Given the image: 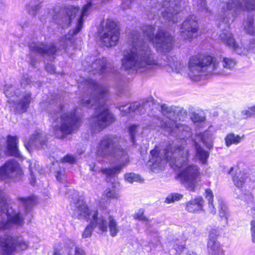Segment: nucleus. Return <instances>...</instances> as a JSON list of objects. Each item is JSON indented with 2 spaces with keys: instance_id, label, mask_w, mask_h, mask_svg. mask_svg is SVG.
Listing matches in <instances>:
<instances>
[{
  "instance_id": "1",
  "label": "nucleus",
  "mask_w": 255,
  "mask_h": 255,
  "mask_svg": "<svg viewBox=\"0 0 255 255\" xmlns=\"http://www.w3.org/2000/svg\"><path fill=\"white\" fill-rule=\"evenodd\" d=\"M189 150L182 145H171L163 150L162 155L158 148H155L150 151L149 166L153 171L157 168H162L168 161L172 165L178 168L186 166L178 174L182 184L188 190L194 191L200 175L199 168L194 165H187L189 156Z\"/></svg>"
},
{
  "instance_id": "2",
  "label": "nucleus",
  "mask_w": 255,
  "mask_h": 255,
  "mask_svg": "<svg viewBox=\"0 0 255 255\" xmlns=\"http://www.w3.org/2000/svg\"><path fill=\"white\" fill-rule=\"evenodd\" d=\"M86 85L89 91L83 96L81 105L87 108L96 107V115L91 118L90 122L91 126L100 131L114 121L113 115L105 104L108 90L92 79H89Z\"/></svg>"
},
{
  "instance_id": "3",
  "label": "nucleus",
  "mask_w": 255,
  "mask_h": 255,
  "mask_svg": "<svg viewBox=\"0 0 255 255\" xmlns=\"http://www.w3.org/2000/svg\"><path fill=\"white\" fill-rule=\"evenodd\" d=\"M124 141L120 136L114 135L104 136L100 141L97 154L103 157H111L120 162L117 166L103 170L107 176H113L120 172L129 162V156Z\"/></svg>"
},
{
  "instance_id": "4",
  "label": "nucleus",
  "mask_w": 255,
  "mask_h": 255,
  "mask_svg": "<svg viewBox=\"0 0 255 255\" xmlns=\"http://www.w3.org/2000/svg\"><path fill=\"white\" fill-rule=\"evenodd\" d=\"M236 65H164V68L169 73L175 72L187 75L194 82L205 78L209 74L227 75L237 69Z\"/></svg>"
},
{
  "instance_id": "5",
  "label": "nucleus",
  "mask_w": 255,
  "mask_h": 255,
  "mask_svg": "<svg viewBox=\"0 0 255 255\" xmlns=\"http://www.w3.org/2000/svg\"><path fill=\"white\" fill-rule=\"evenodd\" d=\"M161 111L166 116L164 119L159 118L154 119L155 123L161 128L167 131L169 134L184 138L190 135V128L187 125L178 123V121L183 120L187 116V112L180 107L161 106Z\"/></svg>"
},
{
  "instance_id": "6",
  "label": "nucleus",
  "mask_w": 255,
  "mask_h": 255,
  "mask_svg": "<svg viewBox=\"0 0 255 255\" xmlns=\"http://www.w3.org/2000/svg\"><path fill=\"white\" fill-rule=\"evenodd\" d=\"M136 31H132L128 36V42L132 48L126 52L122 59V64H157L148 45L142 39Z\"/></svg>"
},
{
  "instance_id": "7",
  "label": "nucleus",
  "mask_w": 255,
  "mask_h": 255,
  "mask_svg": "<svg viewBox=\"0 0 255 255\" xmlns=\"http://www.w3.org/2000/svg\"><path fill=\"white\" fill-rule=\"evenodd\" d=\"M64 107L65 105L62 104L58 108V111L54 110L49 113L50 116L53 120L52 124L53 134L56 137L61 139L73 132L80 124V119L77 116L76 111L63 113L58 118L59 112H63Z\"/></svg>"
},
{
  "instance_id": "8",
  "label": "nucleus",
  "mask_w": 255,
  "mask_h": 255,
  "mask_svg": "<svg viewBox=\"0 0 255 255\" xmlns=\"http://www.w3.org/2000/svg\"><path fill=\"white\" fill-rule=\"evenodd\" d=\"M4 193L0 189V230L9 229L14 226H21L24 219L20 213L7 208Z\"/></svg>"
},
{
  "instance_id": "9",
  "label": "nucleus",
  "mask_w": 255,
  "mask_h": 255,
  "mask_svg": "<svg viewBox=\"0 0 255 255\" xmlns=\"http://www.w3.org/2000/svg\"><path fill=\"white\" fill-rule=\"evenodd\" d=\"M65 194L70 200L72 217L75 219L88 220L91 219L93 211L89 210L77 191L71 188L65 187Z\"/></svg>"
},
{
  "instance_id": "10",
  "label": "nucleus",
  "mask_w": 255,
  "mask_h": 255,
  "mask_svg": "<svg viewBox=\"0 0 255 255\" xmlns=\"http://www.w3.org/2000/svg\"><path fill=\"white\" fill-rule=\"evenodd\" d=\"M28 246V243L20 237L4 235L0 237V255H11L17 247L24 250Z\"/></svg>"
},
{
  "instance_id": "11",
  "label": "nucleus",
  "mask_w": 255,
  "mask_h": 255,
  "mask_svg": "<svg viewBox=\"0 0 255 255\" xmlns=\"http://www.w3.org/2000/svg\"><path fill=\"white\" fill-rule=\"evenodd\" d=\"M100 39L105 46L110 47L117 45L120 35L117 24L111 19H107L102 30L99 31Z\"/></svg>"
},
{
  "instance_id": "12",
  "label": "nucleus",
  "mask_w": 255,
  "mask_h": 255,
  "mask_svg": "<svg viewBox=\"0 0 255 255\" xmlns=\"http://www.w3.org/2000/svg\"><path fill=\"white\" fill-rule=\"evenodd\" d=\"M174 43L173 37L167 32L159 30L152 39V43L159 53H166L172 48Z\"/></svg>"
},
{
  "instance_id": "13",
  "label": "nucleus",
  "mask_w": 255,
  "mask_h": 255,
  "mask_svg": "<svg viewBox=\"0 0 255 255\" xmlns=\"http://www.w3.org/2000/svg\"><path fill=\"white\" fill-rule=\"evenodd\" d=\"M91 6V3L89 2L86 5H84L83 8L82 12L79 19L78 25L75 29L69 31V33L65 35L64 36L60 38L61 45L63 48H66V46L68 45L69 43H71L72 37L79 33L82 28L83 25V17L88 15L87 11Z\"/></svg>"
},
{
  "instance_id": "14",
  "label": "nucleus",
  "mask_w": 255,
  "mask_h": 255,
  "mask_svg": "<svg viewBox=\"0 0 255 255\" xmlns=\"http://www.w3.org/2000/svg\"><path fill=\"white\" fill-rule=\"evenodd\" d=\"M198 25L195 16L188 17L182 24L181 35L184 39H190L198 31Z\"/></svg>"
},
{
  "instance_id": "15",
  "label": "nucleus",
  "mask_w": 255,
  "mask_h": 255,
  "mask_svg": "<svg viewBox=\"0 0 255 255\" xmlns=\"http://www.w3.org/2000/svg\"><path fill=\"white\" fill-rule=\"evenodd\" d=\"M21 172L18 162L14 159L9 160L0 168V180L13 178Z\"/></svg>"
},
{
  "instance_id": "16",
  "label": "nucleus",
  "mask_w": 255,
  "mask_h": 255,
  "mask_svg": "<svg viewBox=\"0 0 255 255\" xmlns=\"http://www.w3.org/2000/svg\"><path fill=\"white\" fill-rule=\"evenodd\" d=\"M29 48L31 51L38 53L43 56H52L58 50V49L53 43L44 44L43 43H32L30 44Z\"/></svg>"
},
{
  "instance_id": "17",
  "label": "nucleus",
  "mask_w": 255,
  "mask_h": 255,
  "mask_svg": "<svg viewBox=\"0 0 255 255\" xmlns=\"http://www.w3.org/2000/svg\"><path fill=\"white\" fill-rule=\"evenodd\" d=\"M219 37L222 41L232 48L237 54L240 55L247 54L248 50L245 47L240 46L237 43L233 34L230 32L228 31H223L220 34Z\"/></svg>"
},
{
  "instance_id": "18",
  "label": "nucleus",
  "mask_w": 255,
  "mask_h": 255,
  "mask_svg": "<svg viewBox=\"0 0 255 255\" xmlns=\"http://www.w3.org/2000/svg\"><path fill=\"white\" fill-rule=\"evenodd\" d=\"M159 65H122L121 70H125L128 73L133 74L137 72L152 73L156 69V66Z\"/></svg>"
},
{
  "instance_id": "19",
  "label": "nucleus",
  "mask_w": 255,
  "mask_h": 255,
  "mask_svg": "<svg viewBox=\"0 0 255 255\" xmlns=\"http://www.w3.org/2000/svg\"><path fill=\"white\" fill-rule=\"evenodd\" d=\"M47 140V137L45 133L39 132L32 135L29 138L28 142L24 143L26 148L30 151L33 147H42Z\"/></svg>"
},
{
  "instance_id": "20",
  "label": "nucleus",
  "mask_w": 255,
  "mask_h": 255,
  "mask_svg": "<svg viewBox=\"0 0 255 255\" xmlns=\"http://www.w3.org/2000/svg\"><path fill=\"white\" fill-rule=\"evenodd\" d=\"M92 221L91 222L94 228L97 229V232L99 234L108 231V223L107 219L105 217L100 216L98 217L97 210L93 211L91 217Z\"/></svg>"
},
{
  "instance_id": "21",
  "label": "nucleus",
  "mask_w": 255,
  "mask_h": 255,
  "mask_svg": "<svg viewBox=\"0 0 255 255\" xmlns=\"http://www.w3.org/2000/svg\"><path fill=\"white\" fill-rule=\"evenodd\" d=\"M220 62L211 56L199 53L192 56L189 59L188 64H215Z\"/></svg>"
},
{
  "instance_id": "22",
  "label": "nucleus",
  "mask_w": 255,
  "mask_h": 255,
  "mask_svg": "<svg viewBox=\"0 0 255 255\" xmlns=\"http://www.w3.org/2000/svg\"><path fill=\"white\" fill-rule=\"evenodd\" d=\"M204 200L201 196H197L186 203V209L190 213L203 211Z\"/></svg>"
},
{
  "instance_id": "23",
  "label": "nucleus",
  "mask_w": 255,
  "mask_h": 255,
  "mask_svg": "<svg viewBox=\"0 0 255 255\" xmlns=\"http://www.w3.org/2000/svg\"><path fill=\"white\" fill-rule=\"evenodd\" d=\"M169 6L167 7L162 12L163 17L165 19L168 21H172L173 22H176L178 21L176 18V15L178 12L177 9H175L173 5H175L176 4H174L173 2H169Z\"/></svg>"
},
{
  "instance_id": "24",
  "label": "nucleus",
  "mask_w": 255,
  "mask_h": 255,
  "mask_svg": "<svg viewBox=\"0 0 255 255\" xmlns=\"http://www.w3.org/2000/svg\"><path fill=\"white\" fill-rule=\"evenodd\" d=\"M31 94L30 92H26L23 96L20 102L15 103L16 110L19 113H24L29 107L31 101Z\"/></svg>"
},
{
  "instance_id": "25",
  "label": "nucleus",
  "mask_w": 255,
  "mask_h": 255,
  "mask_svg": "<svg viewBox=\"0 0 255 255\" xmlns=\"http://www.w3.org/2000/svg\"><path fill=\"white\" fill-rule=\"evenodd\" d=\"M6 142L7 149L10 154L15 157L20 156V153L17 146L18 143V137L16 136L8 135Z\"/></svg>"
},
{
  "instance_id": "26",
  "label": "nucleus",
  "mask_w": 255,
  "mask_h": 255,
  "mask_svg": "<svg viewBox=\"0 0 255 255\" xmlns=\"http://www.w3.org/2000/svg\"><path fill=\"white\" fill-rule=\"evenodd\" d=\"M147 103H143L141 105L139 102H135L131 104L127 108L126 105H122L119 107V110L122 113L123 116H125L128 113L135 112L140 109V111H142V109L143 106H145Z\"/></svg>"
},
{
  "instance_id": "27",
  "label": "nucleus",
  "mask_w": 255,
  "mask_h": 255,
  "mask_svg": "<svg viewBox=\"0 0 255 255\" xmlns=\"http://www.w3.org/2000/svg\"><path fill=\"white\" fill-rule=\"evenodd\" d=\"M244 29L250 34H255V17L249 14L244 23Z\"/></svg>"
},
{
  "instance_id": "28",
  "label": "nucleus",
  "mask_w": 255,
  "mask_h": 255,
  "mask_svg": "<svg viewBox=\"0 0 255 255\" xmlns=\"http://www.w3.org/2000/svg\"><path fill=\"white\" fill-rule=\"evenodd\" d=\"M209 255H224L223 251L220 247L219 243L216 241H208L207 245Z\"/></svg>"
},
{
  "instance_id": "29",
  "label": "nucleus",
  "mask_w": 255,
  "mask_h": 255,
  "mask_svg": "<svg viewBox=\"0 0 255 255\" xmlns=\"http://www.w3.org/2000/svg\"><path fill=\"white\" fill-rule=\"evenodd\" d=\"M247 177V174L241 171H236L235 174L233 176L234 185L239 188H242Z\"/></svg>"
},
{
  "instance_id": "30",
  "label": "nucleus",
  "mask_w": 255,
  "mask_h": 255,
  "mask_svg": "<svg viewBox=\"0 0 255 255\" xmlns=\"http://www.w3.org/2000/svg\"><path fill=\"white\" fill-rule=\"evenodd\" d=\"M108 227L109 228L110 235L113 237H116L120 231L117 222L112 216L108 217Z\"/></svg>"
},
{
  "instance_id": "31",
  "label": "nucleus",
  "mask_w": 255,
  "mask_h": 255,
  "mask_svg": "<svg viewBox=\"0 0 255 255\" xmlns=\"http://www.w3.org/2000/svg\"><path fill=\"white\" fill-rule=\"evenodd\" d=\"M205 196V198L208 201L210 213L213 215H215L216 213V211L213 203L214 195L212 191L210 189H206Z\"/></svg>"
},
{
  "instance_id": "32",
  "label": "nucleus",
  "mask_w": 255,
  "mask_h": 255,
  "mask_svg": "<svg viewBox=\"0 0 255 255\" xmlns=\"http://www.w3.org/2000/svg\"><path fill=\"white\" fill-rule=\"evenodd\" d=\"M196 153V157L201 163H205L209 156V153L204 150L198 143L195 144Z\"/></svg>"
},
{
  "instance_id": "33",
  "label": "nucleus",
  "mask_w": 255,
  "mask_h": 255,
  "mask_svg": "<svg viewBox=\"0 0 255 255\" xmlns=\"http://www.w3.org/2000/svg\"><path fill=\"white\" fill-rule=\"evenodd\" d=\"M244 135L240 136L239 135H236L233 133L228 134L225 137L226 146L229 147L232 144H237L239 143L244 138Z\"/></svg>"
},
{
  "instance_id": "34",
  "label": "nucleus",
  "mask_w": 255,
  "mask_h": 255,
  "mask_svg": "<svg viewBox=\"0 0 255 255\" xmlns=\"http://www.w3.org/2000/svg\"><path fill=\"white\" fill-rule=\"evenodd\" d=\"M78 12V8L76 7L71 6L67 8L66 10L67 15L64 18V19H62L64 23V25H69L70 24L71 20L75 15L77 12Z\"/></svg>"
},
{
  "instance_id": "35",
  "label": "nucleus",
  "mask_w": 255,
  "mask_h": 255,
  "mask_svg": "<svg viewBox=\"0 0 255 255\" xmlns=\"http://www.w3.org/2000/svg\"><path fill=\"white\" fill-rule=\"evenodd\" d=\"M4 93L7 97L12 98L15 95L16 97H19L20 92L18 90H15V87L11 85L6 84L4 87Z\"/></svg>"
},
{
  "instance_id": "36",
  "label": "nucleus",
  "mask_w": 255,
  "mask_h": 255,
  "mask_svg": "<svg viewBox=\"0 0 255 255\" xmlns=\"http://www.w3.org/2000/svg\"><path fill=\"white\" fill-rule=\"evenodd\" d=\"M155 27L152 25H146L142 27V30L144 36L152 43V39L154 38L153 34L155 31Z\"/></svg>"
},
{
  "instance_id": "37",
  "label": "nucleus",
  "mask_w": 255,
  "mask_h": 255,
  "mask_svg": "<svg viewBox=\"0 0 255 255\" xmlns=\"http://www.w3.org/2000/svg\"><path fill=\"white\" fill-rule=\"evenodd\" d=\"M18 199L23 204L26 211L29 210L36 203V198L34 197H20Z\"/></svg>"
},
{
  "instance_id": "38",
  "label": "nucleus",
  "mask_w": 255,
  "mask_h": 255,
  "mask_svg": "<svg viewBox=\"0 0 255 255\" xmlns=\"http://www.w3.org/2000/svg\"><path fill=\"white\" fill-rule=\"evenodd\" d=\"M40 167L39 165L36 163H34V165L32 166L31 164L29 166V171H30V183L31 185H34L36 182V179L35 174L36 172H39Z\"/></svg>"
},
{
  "instance_id": "39",
  "label": "nucleus",
  "mask_w": 255,
  "mask_h": 255,
  "mask_svg": "<svg viewBox=\"0 0 255 255\" xmlns=\"http://www.w3.org/2000/svg\"><path fill=\"white\" fill-rule=\"evenodd\" d=\"M35 0H31L27 6V9L30 14L35 16L36 15L37 11L40 8V5L39 2L35 1Z\"/></svg>"
},
{
  "instance_id": "40",
  "label": "nucleus",
  "mask_w": 255,
  "mask_h": 255,
  "mask_svg": "<svg viewBox=\"0 0 255 255\" xmlns=\"http://www.w3.org/2000/svg\"><path fill=\"white\" fill-rule=\"evenodd\" d=\"M169 246L174 248L175 254L181 253L185 248L184 243L179 240H176L175 241L170 242Z\"/></svg>"
},
{
  "instance_id": "41",
  "label": "nucleus",
  "mask_w": 255,
  "mask_h": 255,
  "mask_svg": "<svg viewBox=\"0 0 255 255\" xmlns=\"http://www.w3.org/2000/svg\"><path fill=\"white\" fill-rule=\"evenodd\" d=\"M104 196L107 197L109 199H117L119 197L118 191L115 186H112L107 188L104 192Z\"/></svg>"
},
{
  "instance_id": "42",
  "label": "nucleus",
  "mask_w": 255,
  "mask_h": 255,
  "mask_svg": "<svg viewBox=\"0 0 255 255\" xmlns=\"http://www.w3.org/2000/svg\"><path fill=\"white\" fill-rule=\"evenodd\" d=\"M125 178L126 181L129 183H133L134 182H142L143 181L138 175L133 173L126 174Z\"/></svg>"
},
{
  "instance_id": "43",
  "label": "nucleus",
  "mask_w": 255,
  "mask_h": 255,
  "mask_svg": "<svg viewBox=\"0 0 255 255\" xmlns=\"http://www.w3.org/2000/svg\"><path fill=\"white\" fill-rule=\"evenodd\" d=\"M183 198V195L179 193H171L166 198L165 202L167 203H172L175 201L180 200Z\"/></svg>"
},
{
  "instance_id": "44",
  "label": "nucleus",
  "mask_w": 255,
  "mask_h": 255,
  "mask_svg": "<svg viewBox=\"0 0 255 255\" xmlns=\"http://www.w3.org/2000/svg\"><path fill=\"white\" fill-rule=\"evenodd\" d=\"M219 207V216L221 218H225L226 221H227V214H228V209L226 205L224 204L223 201H221L220 203Z\"/></svg>"
},
{
  "instance_id": "45",
  "label": "nucleus",
  "mask_w": 255,
  "mask_h": 255,
  "mask_svg": "<svg viewBox=\"0 0 255 255\" xmlns=\"http://www.w3.org/2000/svg\"><path fill=\"white\" fill-rule=\"evenodd\" d=\"M108 59L105 57L102 58L95 59L94 57H87L86 59V62L87 63L91 64H106L108 62Z\"/></svg>"
},
{
  "instance_id": "46",
  "label": "nucleus",
  "mask_w": 255,
  "mask_h": 255,
  "mask_svg": "<svg viewBox=\"0 0 255 255\" xmlns=\"http://www.w3.org/2000/svg\"><path fill=\"white\" fill-rule=\"evenodd\" d=\"M241 115L243 118H247L255 116V106L249 108L247 110H243L241 112Z\"/></svg>"
},
{
  "instance_id": "47",
  "label": "nucleus",
  "mask_w": 255,
  "mask_h": 255,
  "mask_svg": "<svg viewBox=\"0 0 255 255\" xmlns=\"http://www.w3.org/2000/svg\"><path fill=\"white\" fill-rule=\"evenodd\" d=\"M241 5L239 3V1L238 0H235L234 1H233V3H231L230 2H227L226 3V7H224L225 9V11H231L233 8H237V7H240Z\"/></svg>"
},
{
  "instance_id": "48",
  "label": "nucleus",
  "mask_w": 255,
  "mask_h": 255,
  "mask_svg": "<svg viewBox=\"0 0 255 255\" xmlns=\"http://www.w3.org/2000/svg\"><path fill=\"white\" fill-rule=\"evenodd\" d=\"M138 127L136 125L131 126L128 129V132L130 135L131 141L133 144H135L134 136L137 130Z\"/></svg>"
},
{
  "instance_id": "49",
  "label": "nucleus",
  "mask_w": 255,
  "mask_h": 255,
  "mask_svg": "<svg viewBox=\"0 0 255 255\" xmlns=\"http://www.w3.org/2000/svg\"><path fill=\"white\" fill-rule=\"evenodd\" d=\"M191 119L194 123H202L205 120V117L199 114L194 113L191 116Z\"/></svg>"
},
{
  "instance_id": "50",
  "label": "nucleus",
  "mask_w": 255,
  "mask_h": 255,
  "mask_svg": "<svg viewBox=\"0 0 255 255\" xmlns=\"http://www.w3.org/2000/svg\"><path fill=\"white\" fill-rule=\"evenodd\" d=\"M93 229L94 227L92 226V225L91 223L85 229L84 232L82 234V237L84 238L90 237L91 236Z\"/></svg>"
},
{
  "instance_id": "51",
  "label": "nucleus",
  "mask_w": 255,
  "mask_h": 255,
  "mask_svg": "<svg viewBox=\"0 0 255 255\" xmlns=\"http://www.w3.org/2000/svg\"><path fill=\"white\" fill-rule=\"evenodd\" d=\"M245 2V9H255V0H244Z\"/></svg>"
},
{
  "instance_id": "52",
  "label": "nucleus",
  "mask_w": 255,
  "mask_h": 255,
  "mask_svg": "<svg viewBox=\"0 0 255 255\" xmlns=\"http://www.w3.org/2000/svg\"><path fill=\"white\" fill-rule=\"evenodd\" d=\"M219 235V232L217 229H212L209 232V241H216L217 237Z\"/></svg>"
},
{
  "instance_id": "53",
  "label": "nucleus",
  "mask_w": 255,
  "mask_h": 255,
  "mask_svg": "<svg viewBox=\"0 0 255 255\" xmlns=\"http://www.w3.org/2000/svg\"><path fill=\"white\" fill-rule=\"evenodd\" d=\"M134 218L135 219L139 220L140 221L148 222V220L146 217L143 215V211L140 210L139 211L134 214Z\"/></svg>"
},
{
  "instance_id": "54",
  "label": "nucleus",
  "mask_w": 255,
  "mask_h": 255,
  "mask_svg": "<svg viewBox=\"0 0 255 255\" xmlns=\"http://www.w3.org/2000/svg\"><path fill=\"white\" fill-rule=\"evenodd\" d=\"M69 255H85V252L84 250L79 247H75L74 249V253L70 251L69 252Z\"/></svg>"
},
{
  "instance_id": "55",
  "label": "nucleus",
  "mask_w": 255,
  "mask_h": 255,
  "mask_svg": "<svg viewBox=\"0 0 255 255\" xmlns=\"http://www.w3.org/2000/svg\"><path fill=\"white\" fill-rule=\"evenodd\" d=\"M31 79L27 76H24L20 81L21 86L25 88V86L30 85Z\"/></svg>"
},
{
  "instance_id": "56",
  "label": "nucleus",
  "mask_w": 255,
  "mask_h": 255,
  "mask_svg": "<svg viewBox=\"0 0 255 255\" xmlns=\"http://www.w3.org/2000/svg\"><path fill=\"white\" fill-rule=\"evenodd\" d=\"M62 161L63 162L73 163L75 162V159L73 156L71 155H67L62 159Z\"/></svg>"
},
{
  "instance_id": "57",
  "label": "nucleus",
  "mask_w": 255,
  "mask_h": 255,
  "mask_svg": "<svg viewBox=\"0 0 255 255\" xmlns=\"http://www.w3.org/2000/svg\"><path fill=\"white\" fill-rule=\"evenodd\" d=\"M251 232L252 236V241L255 243V221H253L251 222Z\"/></svg>"
},
{
  "instance_id": "58",
  "label": "nucleus",
  "mask_w": 255,
  "mask_h": 255,
  "mask_svg": "<svg viewBox=\"0 0 255 255\" xmlns=\"http://www.w3.org/2000/svg\"><path fill=\"white\" fill-rule=\"evenodd\" d=\"M45 68L47 72L50 73H55V70L54 67V65H46Z\"/></svg>"
},
{
  "instance_id": "59",
  "label": "nucleus",
  "mask_w": 255,
  "mask_h": 255,
  "mask_svg": "<svg viewBox=\"0 0 255 255\" xmlns=\"http://www.w3.org/2000/svg\"><path fill=\"white\" fill-rule=\"evenodd\" d=\"M223 62H225V64H230L236 62L233 59L229 58H224L223 59Z\"/></svg>"
},
{
  "instance_id": "60",
  "label": "nucleus",
  "mask_w": 255,
  "mask_h": 255,
  "mask_svg": "<svg viewBox=\"0 0 255 255\" xmlns=\"http://www.w3.org/2000/svg\"><path fill=\"white\" fill-rule=\"evenodd\" d=\"M249 49L250 50L254 51V49H255V40L250 41Z\"/></svg>"
},
{
  "instance_id": "61",
  "label": "nucleus",
  "mask_w": 255,
  "mask_h": 255,
  "mask_svg": "<svg viewBox=\"0 0 255 255\" xmlns=\"http://www.w3.org/2000/svg\"><path fill=\"white\" fill-rule=\"evenodd\" d=\"M96 66H98V68L100 69L99 70L100 73H103L104 72V70L106 69V65H96Z\"/></svg>"
},
{
  "instance_id": "62",
  "label": "nucleus",
  "mask_w": 255,
  "mask_h": 255,
  "mask_svg": "<svg viewBox=\"0 0 255 255\" xmlns=\"http://www.w3.org/2000/svg\"><path fill=\"white\" fill-rule=\"evenodd\" d=\"M203 142L205 144L206 146L208 148H211L213 147V143L211 141H210L209 142H206L204 140V139H203Z\"/></svg>"
},
{
  "instance_id": "63",
  "label": "nucleus",
  "mask_w": 255,
  "mask_h": 255,
  "mask_svg": "<svg viewBox=\"0 0 255 255\" xmlns=\"http://www.w3.org/2000/svg\"><path fill=\"white\" fill-rule=\"evenodd\" d=\"M62 175V171H57L56 177L58 181H61L62 180V178L61 177Z\"/></svg>"
},
{
  "instance_id": "64",
  "label": "nucleus",
  "mask_w": 255,
  "mask_h": 255,
  "mask_svg": "<svg viewBox=\"0 0 255 255\" xmlns=\"http://www.w3.org/2000/svg\"><path fill=\"white\" fill-rule=\"evenodd\" d=\"M223 16H226L227 17H228L229 18H230V14H233V12L232 11H229V12H228V11H225V8L224 7H223Z\"/></svg>"
}]
</instances>
